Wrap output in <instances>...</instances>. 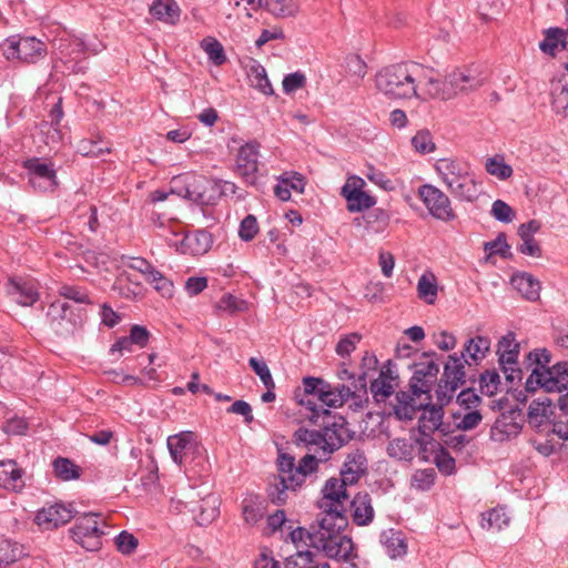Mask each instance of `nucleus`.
<instances>
[{
    "mask_svg": "<svg viewBox=\"0 0 568 568\" xmlns=\"http://www.w3.org/2000/svg\"><path fill=\"white\" fill-rule=\"evenodd\" d=\"M527 359L529 362H531L532 364H535L534 368H540L541 371H547L551 367V366H549L550 362H551V354L546 348H536V349L529 352L527 355Z\"/></svg>",
    "mask_w": 568,
    "mask_h": 568,
    "instance_id": "obj_64",
    "label": "nucleus"
},
{
    "mask_svg": "<svg viewBox=\"0 0 568 568\" xmlns=\"http://www.w3.org/2000/svg\"><path fill=\"white\" fill-rule=\"evenodd\" d=\"M395 386L396 383L378 377L371 383L369 389L373 397L379 402L388 398L394 393Z\"/></svg>",
    "mask_w": 568,
    "mask_h": 568,
    "instance_id": "obj_51",
    "label": "nucleus"
},
{
    "mask_svg": "<svg viewBox=\"0 0 568 568\" xmlns=\"http://www.w3.org/2000/svg\"><path fill=\"white\" fill-rule=\"evenodd\" d=\"M260 146L258 142L250 141L239 149L236 155V171L251 185L256 183Z\"/></svg>",
    "mask_w": 568,
    "mask_h": 568,
    "instance_id": "obj_15",
    "label": "nucleus"
},
{
    "mask_svg": "<svg viewBox=\"0 0 568 568\" xmlns=\"http://www.w3.org/2000/svg\"><path fill=\"white\" fill-rule=\"evenodd\" d=\"M364 185V180L358 176L349 178L343 185L341 194L347 201V210L349 212H361L375 205V199L362 191Z\"/></svg>",
    "mask_w": 568,
    "mask_h": 568,
    "instance_id": "obj_16",
    "label": "nucleus"
},
{
    "mask_svg": "<svg viewBox=\"0 0 568 568\" xmlns=\"http://www.w3.org/2000/svg\"><path fill=\"white\" fill-rule=\"evenodd\" d=\"M381 544L392 559L403 557L407 552V544L402 531L395 529L384 530L381 534Z\"/></svg>",
    "mask_w": 568,
    "mask_h": 568,
    "instance_id": "obj_29",
    "label": "nucleus"
},
{
    "mask_svg": "<svg viewBox=\"0 0 568 568\" xmlns=\"http://www.w3.org/2000/svg\"><path fill=\"white\" fill-rule=\"evenodd\" d=\"M180 8L175 0H153L150 13L156 20L174 24L180 19Z\"/></svg>",
    "mask_w": 568,
    "mask_h": 568,
    "instance_id": "obj_32",
    "label": "nucleus"
},
{
    "mask_svg": "<svg viewBox=\"0 0 568 568\" xmlns=\"http://www.w3.org/2000/svg\"><path fill=\"white\" fill-rule=\"evenodd\" d=\"M484 250L489 255L498 254L501 257H508L510 255V246L507 244L506 234L499 233L494 241L486 242Z\"/></svg>",
    "mask_w": 568,
    "mask_h": 568,
    "instance_id": "obj_55",
    "label": "nucleus"
},
{
    "mask_svg": "<svg viewBox=\"0 0 568 568\" xmlns=\"http://www.w3.org/2000/svg\"><path fill=\"white\" fill-rule=\"evenodd\" d=\"M185 196L200 205H214L222 196L220 181L195 175L185 187Z\"/></svg>",
    "mask_w": 568,
    "mask_h": 568,
    "instance_id": "obj_13",
    "label": "nucleus"
},
{
    "mask_svg": "<svg viewBox=\"0 0 568 568\" xmlns=\"http://www.w3.org/2000/svg\"><path fill=\"white\" fill-rule=\"evenodd\" d=\"M24 469L14 459L0 460V487L20 493L26 486Z\"/></svg>",
    "mask_w": 568,
    "mask_h": 568,
    "instance_id": "obj_21",
    "label": "nucleus"
},
{
    "mask_svg": "<svg viewBox=\"0 0 568 568\" xmlns=\"http://www.w3.org/2000/svg\"><path fill=\"white\" fill-rule=\"evenodd\" d=\"M251 81L252 85L260 90L262 93L266 95H272L274 93L272 84L263 67L254 69Z\"/></svg>",
    "mask_w": 568,
    "mask_h": 568,
    "instance_id": "obj_62",
    "label": "nucleus"
},
{
    "mask_svg": "<svg viewBox=\"0 0 568 568\" xmlns=\"http://www.w3.org/2000/svg\"><path fill=\"white\" fill-rule=\"evenodd\" d=\"M264 6L276 18L294 17L300 9L298 0H265Z\"/></svg>",
    "mask_w": 568,
    "mask_h": 568,
    "instance_id": "obj_40",
    "label": "nucleus"
},
{
    "mask_svg": "<svg viewBox=\"0 0 568 568\" xmlns=\"http://www.w3.org/2000/svg\"><path fill=\"white\" fill-rule=\"evenodd\" d=\"M349 397L357 398L358 396L345 385L332 387L327 383V387L321 389L316 406L320 410L327 409L326 407H341Z\"/></svg>",
    "mask_w": 568,
    "mask_h": 568,
    "instance_id": "obj_23",
    "label": "nucleus"
},
{
    "mask_svg": "<svg viewBox=\"0 0 568 568\" xmlns=\"http://www.w3.org/2000/svg\"><path fill=\"white\" fill-rule=\"evenodd\" d=\"M248 365L253 369V372L260 377L265 388H275V382L273 379L271 371L263 359L251 357L248 359Z\"/></svg>",
    "mask_w": 568,
    "mask_h": 568,
    "instance_id": "obj_49",
    "label": "nucleus"
},
{
    "mask_svg": "<svg viewBox=\"0 0 568 568\" xmlns=\"http://www.w3.org/2000/svg\"><path fill=\"white\" fill-rule=\"evenodd\" d=\"M514 288L527 301L536 302L540 296V283L528 273H519L511 277Z\"/></svg>",
    "mask_w": 568,
    "mask_h": 568,
    "instance_id": "obj_28",
    "label": "nucleus"
},
{
    "mask_svg": "<svg viewBox=\"0 0 568 568\" xmlns=\"http://www.w3.org/2000/svg\"><path fill=\"white\" fill-rule=\"evenodd\" d=\"M58 294L79 304H90L91 300L85 290L75 285L63 284L59 286Z\"/></svg>",
    "mask_w": 568,
    "mask_h": 568,
    "instance_id": "obj_48",
    "label": "nucleus"
},
{
    "mask_svg": "<svg viewBox=\"0 0 568 568\" xmlns=\"http://www.w3.org/2000/svg\"><path fill=\"white\" fill-rule=\"evenodd\" d=\"M52 466L55 476L62 480L78 479L81 475L80 468L68 458L58 457Z\"/></svg>",
    "mask_w": 568,
    "mask_h": 568,
    "instance_id": "obj_43",
    "label": "nucleus"
},
{
    "mask_svg": "<svg viewBox=\"0 0 568 568\" xmlns=\"http://www.w3.org/2000/svg\"><path fill=\"white\" fill-rule=\"evenodd\" d=\"M418 195L433 217L444 222L456 217L449 197L438 187L423 184L418 189Z\"/></svg>",
    "mask_w": 568,
    "mask_h": 568,
    "instance_id": "obj_12",
    "label": "nucleus"
},
{
    "mask_svg": "<svg viewBox=\"0 0 568 568\" xmlns=\"http://www.w3.org/2000/svg\"><path fill=\"white\" fill-rule=\"evenodd\" d=\"M166 444L173 462L182 465L186 456L195 449L194 434L192 432H181L169 436Z\"/></svg>",
    "mask_w": 568,
    "mask_h": 568,
    "instance_id": "obj_22",
    "label": "nucleus"
},
{
    "mask_svg": "<svg viewBox=\"0 0 568 568\" xmlns=\"http://www.w3.org/2000/svg\"><path fill=\"white\" fill-rule=\"evenodd\" d=\"M546 374V392H558L568 388V362H558L549 369L545 371Z\"/></svg>",
    "mask_w": 568,
    "mask_h": 568,
    "instance_id": "obj_30",
    "label": "nucleus"
},
{
    "mask_svg": "<svg viewBox=\"0 0 568 568\" xmlns=\"http://www.w3.org/2000/svg\"><path fill=\"white\" fill-rule=\"evenodd\" d=\"M567 33L560 28H550L545 39L539 43L542 52L554 55L558 45L565 47Z\"/></svg>",
    "mask_w": 568,
    "mask_h": 568,
    "instance_id": "obj_44",
    "label": "nucleus"
},
{
    "mask_svg": "<svg viewBox=\"0 0 568 568\" xmlns=\"http://www.w3.org/2000/svg\"><path fill=\"white\" fill-rule=\"evenodd\" d=\"M435 170L448 190L470 172V166L467 162L444 158L436 161Z\"/></svg>",
    "mask_w": 568,
    "mask_h": 568,
    "instance_id": "obj_20",
    "label": "nucleus"
},
{
    "mask_svg": "<svg viewBox=\"0 0 568 568\" xmlns=\"http://www.w3.org/2000/svg\"><path fill=\"white\" fill-rule=\"evenodd\" d=\"M432 460L435 463L440 473L445 475L453 474L455 469V459L443 446L437 449V453L434 455Z\"/></svg>",
    "mask_w": 568,
    "mask_h": 568,
    "instance_id": "obj_58",
    "label": "nucleus"
},
{
    "mask_svg": "<svg viewBox=\"0 0 568 568\" xmlns=\"http://www.w3.org/2000/svg\"><path fill=\"white\" fill-rule=\"evenodd\" d=\"M436 479V471L434 468L417 469L410 478V486L420 491L429 490Z\"/></svg>",
    "mask_w": 568,
    "mask_h": 568,
    "instance_id": "obj_46",
    "label": "nucleus"
},
{
    "mask_svg": "<svg viewBox=\"0 0 568 568\" xmlns=\"http://www.w3.org/2000/svg\"><path fill=\"white\" fill-rule=\"evenodd\" d=\"M341 478L332 477L326 480L322 488V498L318 501L320 509L345 507L349 498L347 487Z\"/></svg>",
    "mask_w": 568,
    "mask_h": 568,
    "instance_id": "obj_17",
    "label": "nucleus"
},
{
    "mask_svg": "<svg viewBox=\"0 0 568 568\" xmlns=\"http://www.w3.org/2000/svg\"><path fill=\"white\" fill-rule=\"evenodd\" d=\"M202 48L209 55V59L215 64L221 65L226 61L224 49L222 44L215 39H204Z\"/></svg>",
    "mask_w": 568,
    "mask_h": 568,
    "instance_id": "obj_50",
    "label": "nucleus"
},
{
    "mask_svg": "<svg viewBox=\"0 0 568 568\" xmlns=\"http://www.w3.org/2000/svg\"><path fill=\"white\" fill-rule=\"evenodd\" d=\"M438 287L436 277L433 273H424L417 283L418 297L425 301L427 304L433 305L436 301Z\"/></svg>",
    "mask_w": 568,
    "mask_h": 568,
    "instance_id": "obj_39",
    "label": "nucleus"
},
{
    "mask_svg": "<svg viewBox=\"0 0 568 568\" xmlns=\"http://www.w3.org/2000/svg\"><path fill=\"white\" fill-rule=\"evenodd\" d=\"M24 555L23 547L11 539L0 537V566L10 565Z\"/></svg>",
    "mask_w": 568,
    "mask_h": 568,
    "instance_id": "obj_42",
    "label": "nucleus"
},
{
    "mask_svg": "<svg viewBox=\"0 0 568 568\" xmlns=\"http://www.w3.org/2000/svg\"><path fill=\"white\" fill-rule=\"evenodd\" d=\"M454 418L458 429L462 430H470L476 428L483 419V416L479 410L470 409L465 413L463 416H458L454 414Z\"/></svg>",
    "mask_w": 568,
    "mask_h": 568,
    "instance_id": "obj_53",
    "label": "nucleus"
},
{
    "mask_svg": "<svg viewBox=\"0 0 568 568\" xmlns=\"http://www.w3.org/2000/svg\"><path fill=\"white\" fill-rule=\"evenodd\" d=\"M412 145L420 154H427L435 150V143L428 131H419L412 139Z\"/></svg>",
    "mask_w": 568,
    "mask_h": 568,
    "instance_id": "obj_60",
    "label": "nucleus"
},
{
    "mask_svg": "<svg viewBox=\"0 0 568 568\" xmlns=\"http://www.w3.org/2000/svg\"><path fill=\"white\" fill-rule=\"evenodd\" d=\"M28 180L31 186L40 192L53 191L58 186L57 171L52 162L39 158L24 161Z\"/></svg>",
    "mask_w": 568,
    "mask_h": 568,
    "instance_id": "obj_11",
    "label": "nucleus"
},
{
    "mask_svg": "<svg viewBox=\"0 0 568 568\" xmlns=\"http://www.w3.org/2000/svg\"><path fill=\"white\" fill-rule=\"evenodd\" d=\"M457 388V383H452L450 381L442 376L436 389V397L440 406L448 404L453 399Z\"/></svg>",
    "mask_w": 568,
    "mask_h": 568,
    "instance_id": "obj_59",
    "label": "nucleus"
},
{
    "mask_svg": "<svg viewBox=\"0 0 568 568\" xmlns=\"http://www.w3.org/2000/svg\"><path fill=\"white\" fill-rule=\"evenodd\" d=\"M47 316L51 328L58 336L70 337L81 328L82 308H75L68 302L54 301L48 308Z\"/></svg>",
    "mask_w": 568,
    "mask_h": 568,
    "instance_id": "obj_6",
    "label": "nucleus"
},
{
    "mask_svg": "<svg viewBox=\"0 0 568 568\" xmlns=\"http://www.w3.org/2000/svg\"><path fill=\"white\" fill-rule=\"evenodd\" d=\"M485 170L488 174L501 181L509 179L514 173L513 168L505 162V158L501 154L488 158L485 163Z\"/></svg>",
    "mask_w": 568,
    "mask_h": 568,
    "instance_id": "obj_41",
    "label": "nucleus"
},
{
    "mask_svg": "<svg viewBox=\"0 0 568 568\" xmlns=\"http://www.w3.org/2000/svg\"><path fill=\"white\" fill-rule=\"evenodd\" d=\"M106 524L99 514L88 513L77 518L70 529L72 539L88 551H97L102 547Z\"/></svg>",
    "mask_w": 568,
    "mask_h": 568,
    "instance_id": "obj_5",
    "label": "nucleus"
},
{
    "mask_svg": "<svg viewBox=\"0 0 568 568\" xmlns=\"http://www.w3.org/2000/svg\"><path fill=\"white\" fill-rule=\"evenodd\" d=\"M490 213L497 221L503 223H510L515 217L511 206L503 200H496L493 203Z\"/></svg>",
    "mask_w": 568,
    "mask_h": 568,
    "instance_id": "obj_61",
    "label": "nucleus"
},
{
    "mask_svg": "<svg viewBox=\"0 0 568 568\" xmlns=\"http://www.w3.org/2000/svg\"><path fill=\"white\" fill-rule=\"evenodd\" d=\"M366 470L367 459L363 452L356 449L346 455L339 471V478L344 484L353 486L366 474Z\"/></svg>",
    "mask_w": 568,
    "mask_h": 568,
    "instance_id": "obj_19",
    "label": "nucleus"
},
{
    "mask_svg": "<svg viewBox=\"0 0 568 568\" xmlns=\"http://www.w3.org/2000/svg\"><path fill=\"white\" fill-rule=\"evenodd\" d=\"M465 359L457 354H452L448 356V361L444 366L443 376L450 381L452 383H457V386H462L465 384Z\"/></svg>",
    "mask_w": 568,
    "mask_h": 568,
    "instance_id": "obj_37",
    "label": "nucleus"
},
{
    "mask_svg": "<svg viewBox=\"0 0 568 568\" xmlns=\"http://www.w3.org/2000/svg\"><path fill=\"white\" fill-rule=\"evenodd\" d=\"M194 518L200 526L212 524L220 515V498L215 494H209L197 505L191 508Z\"/></svg>",
    "mask_w": 568,
    "mask_h": 568,
    "instance_id": "obj_24",
    "label": "nucleus"
},
{
    "mask_svg": "<svg viewBox=\"0 0 568 568\" xmlns=\"http://www.w3.org/2000/svg\"><path fill=\"white\" fill-rule=\"evenodd\" d=\"M487 78L478 67L469 65L456 69L442 81L429 73L425 94L443 100L453 99L458 94L477 90L486 82Z\"/></svg>",
    "mask_w": 568,
    "mask_h": 568,
    "instance_id": "obj_3",
    "label": "nucleus"
},
{
    "mask_svg": "<svg viewBox=\"0 0 568 568\" xmlns=\"http://www.w3.org/2000/svg\"><path fill=\"white\" fill-rule=\"evenodd\" d=\"M8 292L11 297L22 306H30L39 298L36 287L27 282L10 280Z\"/></svg>",
    "mask_w": 568,
    "mask_h": 568,
    "instance_id": "obj_33",
    "label": "nucleus"
},
{
    "mask_svg": "<svg viewBox=\"0 0 568 568\" xmlns=\"http://www.w3.org/2000/svg\"><path fill=\"white\" fill-rule=\"evenodd\" d=\"M75 514L77 510L72 504L54 503L39 509L34 521L43 530H53L68 524Z\"/></svg>",
    "mask_w": 568,
    "mask_h": 568,
    "instance_id": "obj_14",
    "label": "nucleus"
},
{
    "mask_svg": "<svg viewBox=\"0 0 568 568\" xmlns=\"http://www.w3.org/2000/svg\"><path fill=\"white\" fill-rule=\"evenodd\" d=\"M551 104L556 113L567 114L568 112V64L565 71L551 82Z\"/></svg>",
    "mask_w": 568,
    "mask_h": 568,
    "instance_id": "obj_25",
    "label": "nucleus"
},
{
    "mask_svg": "<svg viewBox=\"0 0 568 568\" xmlns=\"http://www.w3.org/2000/svg\"><path fill=\"white\" fill-rule=\"evenodd\" d=\"M353 521L358 526L369 524L374 518L372 499L367 493H358L351 503Z\"/></svg>",
    "mask_w": 568,
    "mask_h": 568,
    "instance_id": "obj_31",
    "label": "nucleus"
},
{
    "mask_svg": "<svg viewBox=\"0 0 568 568\" xmlns=\"http://www.w3.org/2000/svg\"><path fill=\"white\" fill-rule=\"evenodd\" d=\"M258 232L257 219L253 214L246 215L240 224L239 236L244 242L252 241Z\"/></svg>",
    "mask_w": 568,
    "mask_h": 568,
    "instance_id": "obj_57",
    "label": "nucleus"
},
{
    "mask_svg": "<svg viewBox=\"0 0 568 568\" xmlns=\"http://www.w3.org/2000/svg\"><path fill=\"white\" fill-rule=\"evenodd\" d=\"M145 281L163 297H171L173 295V283L159 270L154 268Z\"/></svg>",
    "mask_w": 568,
    "mask_h": 568,
    "instance_id": "obj_47",
    "label": "nucleus"
},
{
    "mask_svg": "<svg viewBox=\"0 0 568 568\" xmlns=\"http://www.w3.org/2000/svg\"><path fill=\"white\" fill-rule=\"evenodd\" d=\"M326 387L327 383L322 378L308 376L303 378V394H296L295 397L298 403L300 399L304 398L310 399L316 404L318 402V395H321V389Z\"/></svg>",
    "mask_w": 568,
    "mask_h": 568,
    "instance_id": "obj_45",
    "label": "nucleus"
},
{
    "mask_svg": "<svg viewBox=\"0 0 568 568\" xmlns=\"http://www.w3.org/2000/svg\"><path fill=\"white\" fill-rule=\"evenodd\" d=\"M418 418V430L423 436H428L439 429L444 416L442 406L426 404L422 406Z\"/></svg>",
    "mask_w": 568,
    "mask_h": 568,
    "instance_id": "obj_27",
    "label": "nucleus"
},
{
    "mask_svg": "<svg viewBox=\"0 0 568 568\" xmlns=\"http://www.w3.org/2000/svg\"><path fill=\"white\" fill-rule=\"evenodd\" d=\"M322 516L314 525V532L325 535L342 534L347 527L346 507L321 509Z\"/></svg>",
    "mask_w": 568,
    "mask_h": 568,
    "instance_id": "obj_18",
    "label": "nucleus"
},
{
    "mask_svg": "<svg viewBox=\"0 0 568 568\" xmlns=\"http://www.w3.org/2000/svg\"><path fill=\"white\" fill-rule=\"evenodd\" d=\"M265 501L255 495H248L243 499L242 513L246 524L253 526L257 524L265 515Z\"/></svg>",
    "mask_w": 568,
    "mask_h": 568,
    "instance_id": "obj_35",
    "label": "nucleus"
},
{
    "mask_svg": "<svg viewBox=\"0 0 568 568\" xmlns=\"http://www.w3.org/2000/svg\"><path fill=\"white\" fill-rule=\"evenodd\" d=\"M489 348L490 339L488 337L476 336L467 341V343L464 345V351L460 356L469 365L470 363L468 359L473 361L475 364H478V362L485 358Z\"/></svg>",
    "mask_w": 568,
    "mask_h": 568,
    "instance_id": "obj_34",
    "label": "nucleus"
},
{
    "mask_svg": "<svg viewBox=\"0 0 568 568\" xmlns=\"http://www.w3.org/2000/svg\"><path fill=\"white\" fill-rule=\"evenodd\" d=\"M387 454L397 460L410 462L415 456L414 443L407 438H394L387 445Z\"/></svg>",
    "mask_w": 568,
    "mask_h": 568,
    "instance_id": "obj_36",
    "label": "nucleus"
},
{
    "mask_svg": "<svg viewBox=\"0 0 568 568\" xmlns=\"http://www.w3.org/2000/svg\"><path fill=\"white\" fill-rule=\"evenodd\" d=\"M480 182L476 180L475 174L470 171L460 181L453 184L448 191L450 194L463 202H474L480 194Z\"/></svg>",
    "mask_w": 568,
    "mask_h": 568,
    "instance_id": "obj_26",
    "label": "nucleus"
},
{
    "mask_svg": "<svg viewBox=\"0 0 568 568\" xmlns=\"http://www.w3.org/2000/svg\"><path fill=\"white\" fill-rule=\"evenodd\" d=\"M324 442L325 437L322 436L321 429L300 427L293 434V443L313 454H306L296 464L294 456L278 450L276 459L278 475L267 489V496L273 504H285L288 491L300 488L307 476L318 470L320 463L328 459V456H324Z\"/></svg>",
    "mask_w": 568,
    "mask_h": 568,
    "instance_id": "obj_1",
    "label": "nucleus"
},
{
    "mask_svg": "<svg viewBox=\"0 0 568 568\" xmlns=\"http://www.w3.org/2000/svg\"><path fill=\"white\" fill-rule=\"evenodd\" d=\"M430 70L415 62H398L381 68L374 75L377 92L388 100L419 99L425 94Z\"/></svg>",
    "mask_w": 568,
    "mask_h": 568,
    "instance_id": "obj_2",
    "label": "nucleus"
},
{
    "mask_svg": "<svg viewBox=\"0 0 568 568\" xmlns=\"http://www.w3.org/2000/svg\"><path fill=\"white\" fill-rule=\"evenodd\" d=\"M509 520L505 509L503 507H496L481 514L480 526L484 529L499 531L508 526Z\"/></svg>",
    "mask_w": 568,
    "mask_h": 568,
    "instance_id": "obj_38",
    "label": "nucleus"
},
{
    "mask_svg": "<svg viewBox=\"0 0 568 568\" xmlns=\"http://www.w3.org/2000/svg\"><path fill=\"white\" fill-rule=\"evenodd\" d=\"M312 547L322 551L329 559L337 561H347L354 552V542L351 537L342 534L323 535L314 532L312 537Z\"/></svg>",
    "mask_w": 568,
    "mask_h": 568,
    "instance_id": "obj_8",
    "label": "nucleus"
},
{
    "mask_svg": "<svg viewBox=\"0 0 568 568\" xmlns=\"http://www.w3.org/2000/svg\"><path fill=\"white\" fill-rule=\"evenodd\" d=\"M456 402L465 410H470L479 406L481 398L473 388H467L457 395Z\"/></svg>",
    "mask_w": 568,
    "mask_h": 568,
    "instance_id": "obj_63",
    "label": "nucleus"
},
{
    "mask_svg": "<svg viewBox=\"0 0 568 568\" xmlns=\"http://www.w3.org/2000/svg\"><path fill=\"white\" fill-rule=\"evenodd\" d=\"M500 384L499 374L496 371H487L480 375L479 387L483 394L493 396Z\"/></svg>",
    "mask_w": 568,
    "mask_h": 568,
    "instance_id": "obj_54",
    "label": "nucleus"
},
{
    "mask_svg": "<svg viewBox=\"0 0 568 568\" xmlns=\"http://www.w3.org/2000/svg\"><path fill=\"white\" fill-rule=\"evenodd\" d=\"M414 443L419 446V458L424 463H427L432 459L429 454L435 455L437 449L442 447V445L434 440L429 435L423 436L422 438H416Z\"/></svg>",
    "mask_w": 568,
    "mask_h": 568,
    "instance_id": "obj_56",
    "label": "nucleus"
},
{
    "mask_svg": "<svg viewBox=\"0 0 568 568\" xmlns=\"http://www.w3.org/2000/svg\"><path fill=\"white\" fill-rule=\"evenodd\" d=\"M54 47L59 52V59L68 67L70 73H82L85 71L87 65L79 61L80 57L85 54L88 45L83 38L67 34L54 41Z\"/></svg>",
    "mask_w": 568,
    "mask_h": 568,
    "instance_id": "obj_9",
    "label": "nucleus"
},
{
    "mask_svg": "<svg viewBox=\"0 0 568 568\" xmlns=\"http://www.w3.org/2000/svg\"><path fill=\"white\" fill-rule=\"evenodd\" d=\"M497 355L506 381L511 384L519 382L521 379V369L518 367L519 344L516 342L515 333L509 332L498 341Z\"/></svg>",
    "mask_w": 568,
    "mask_h": 568,
    "instance_id": "obj_10",
    "label": "nucleus"
},
{
    "mask_svg": "<svg viewBox=\"0 0 568 568\" xmlns=\"http://www.w3.org/2000/svg\"><path fill=\"white\" fill-rule=\"evenodd\" d=\"M300 405L305 406L310 414L306 416L310 423L318 426L324 442V456L331 455L346 445L353 433L347 427V422L342 415L333 414L329 409L320 410L316 404L310 399H300Z\"/></svg>",
    "mask_w": 568,
    "mask_h": 568,
    "instance_id": "obj_4",
    "label": "nucleus"
},
{
    "mask_svg": "<svg viewBox=\"0 0 568 568\" xmlns=\"http://www.w3.org/2000/svg\"><path fill=\"white\" fill-rule=\"evenodd\" d=\"M8 60L18 59L26 63H36L47 54V45L34 37H11L2 44Z\"/></svg>",
    "mask_w": 568,
    "mask_h": 568,
    "instance_id": "obj_7",
    "label": "nucleus"
},
{
    "mask_svg": "<svg viewBox=\"0 0 568 568\" xmlns=\"http://www.w3.org/2000/svg\"><path fill=\"white\" fill-rule=\"evenodd\" d=\"M346 71L358 83L366 75L367 65L359 55L352 54L346 58Z\"/></svg>",
    "mask_w": 568,
    "mask_h": 568,
    "instance_id": "obj_52",
    "label": "nucleus"
}]
</instances>
